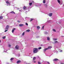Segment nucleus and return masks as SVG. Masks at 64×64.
<instances>
[{
	"instance_id": "f257e3e1",
	"label": "nucleus",
	"mask_w": 64,
	"mask_h": 64,
	"mask_svg": "<svg viewBox=\"0 0 64 64\" xmlns=\"http://www.w3.org/2000/svg\"><path fill=\"white\" fill-rule=\"evenodd\" d=\"M38 52V49L37 48H34L33 49V52L34 53H36Z\"/></svg>"
},
{
	"instance_id": "f03ea898",
	"label": "nucleus",
	"mask_w": 64,
	"mask_h": 64,
	"mask_svg": "<svg viewBox=\"0 0 64 64\" xmlns=\"http://www.w3.org/2000/svg\"><path fill=\"white\" fill-rule=\"evenodd\" d=\"M57 1L58 3L60 4V5H62L63 2H60V1L59 0H58Z\"/></svg>"
},
{
	"instance_id": "7ed1b4c3",
	"label": "nucleus",
	"mask_w": 64,
	"mask_h": 64,
	"mask_svg": "<svg viewBox=\"0 0 64 64\" xmlns=\"http://www.w3.org/2000/svg\"><path fill=\"white\" fill-rule=\"evenodd\" d=\"M23 9L24 10H26L27 11V8H28V7H26V6H24L23 8Z\"/></svg>"
},
{
	"instance_id": "20e7f679",
	"label": "nucleus",
	"mask_w": 64,
	"mask_h": 64,
	"mask_svg": "<svg viewBox=\"0 0 64 64\" xmlns=\"http://www.w3.org/2000/svg\"><path fill=\"white\" fill-rule=\"evenodd\" d=\"M31 8L30 7V6L28 7V8H27V11H26V12H28V11H29V9H31Z\"/></svg>"
},
{
	"instance_id": "39448f33",
	"label": "nucleus",
	"mask_w": 64,
	"mask_h": 64,
	"mask_svg": "<svg viewBox=\"0 0 64 64\" xmlns=\"http://www.w3.org/2000/svg\"><path fill=\"white\" fill-rule=\"evenodd\" d=\"M9 26L8 25H7L5 28L6 30H7L8 29H9Z\"/></svg>"
},
{
	"instance_id": "423d86ee",
	"label": "nucleus",
	"mask_w": 64,
	"mask_h": 64,
	"mask_svg": "<svg viewBox=\"0 0 64 64\" xmlns=\"http://www.w3.org/2000/svg\"><path fill=\"white\" fill-rule=\"evenodd\" d=\"M15 48L16 49L18 50V49H19V46H16Z\"/></svg>"
},
{
	"instance_id": "0eeeda50",
	"label": "nucleus",
	"mask_w": 64,
	"mask_h": 64,
	"mask_svg": "<svg viewBox=\"0 0 64 64\" xmlns=\"http://www.w3.org/2000/svg\"><path fill=\"white\" fill-rule=\"evenodd\" d=\"M41 5V4H36V6H38V7H39V6H40Z\"/></svg>"
},
{
	"instance_id": "6e6552de",
	"label": "nucleus",
	"mask_w": 64,
	"mask_h": 64,
	"mask_svg": "<svg viewBox=\"0 0 64 64\" xmlns=\"http://www.w3.org/2000/svg\"><path fill=\"white\" fill-rule=\"evenodd\" d=\"M15 29H16V28H14L12 30V33H14V30H15Z\"/></svg>"
},
{
	"instance_id": "1a4fd4ad",
	"label": "nucleus",
	"mask_w": 64,
	"mask_h": 64,
	"mask_svg": "<svg viewBox=\"0 0 64 64\" xmlns=\"http://www.w3.org/2000/svg\"><path fill=\"white\" fill-rule=\"evenodd\" d=\"M58 59L55 58L54 60L53 61H58Z\"/></svg>"
},
{
	"instance_id": "9d476101",
	"label": "nucleus",
	"mask_w": 64,
	"mask_h": 64,
	"mask_svg": "<svg viewBox=\"0 0 64 64\" xmlns=\"http://www.w3.org/2000/svg\"><path fill=\"white\" fill-rule=\"evenodd\" d=\"M19 26L20 27H22V26H24V24H20L19 25Z\"/></svg>"
},
{
	"instance_id": "9b49d317",
	"label": "nucleus",
	"mask_w": 64,
	"mask_h": 64,
	"mask_svg": "<svg viewBox=\"0 0 64 64\" xmlns=\"http://www.w3.org/2000/svg\"><path fill=\"white\" fill-rule=\"evenodd\" d=\"M48 50V48H46V49H44V52H45L46 51V50Z\"/></svg>"
},
{
	"instance_id": "f8f14e48",
	"label": "nucleus",
	"mask_w": 64,
	"mask_h": 64,
	"mask_svg": "<svg viewBox=\"0 0 64 64\" xmlns=\"http://www.w3.org/2000/svg\"><path fill=\"white\" fill-rule=\"evenodd\" d=\"M21 62V61L20 60H18L17 62V64H19V63H20Z\"/></svg>"
},
{
	"instance_id": "ddd939ff",
	"label": "nucleus",
	"mask_w": 64,
	"mask_h": 64,
	"mask_svg": "<svg viewBox=\"0 0 64 64\" xmlns=\"http://www.w3.org/2000/svg\"><path fill=\"white\" fill-rule=\"evenodd\" d=\"M49 16H52V13H50V14L49 15Z\"/></svg>"
},
{
	"instance_id": "4468645a",
	"label": "nucleus",
	"mask_w": 64,
	"mask_h": 64,
	"mask_svg": "<svg viewBox=\"0 0 64 64\" xmlns=\"http://www.w3.org/2000/svg\"><path fill=\"white\" fill-rule=\"evenodd\" d=\"M37 29H38V30H39V29L40 28V27L39 26H37Z\"/></svg>"
},
{
	"instance_id": "2eb2a0df",
	"label": "nucleus",
	"mask_w": 64,
	"mask_h": 64,
	"mask_svg": "<svg viewBox=\"0 0 64 64\" xmlns=\"http://www.w3.org/2000/svg\"><path fill=\"white\" fill-rule=\"evenodd\" d=\"M10 13H12V14H15V13L13 11L11 12Z\"/></svg>"
},
{
	"instance_id": "dca6fc26",
	"label": "nucleus",
	"mask_w": 64,
	"mask_h": 64,
	"mask_svg": "<svg viewBox=\"0 0 64 64\" xmlns=\"http://www.w3.org/2000/svg\"><path fill=\"white\" fill-rule=\"evenodd\" d=\"M52 47L51 46H50L48 47V48H48V49H50V48H52Z\"/></svg>"
},
{
	"instance_id": "f3484780",
	"label": "nucleus",
	"mask_w": 64,
	"mask_h": 64,
	"mask_svg": "<svg viewBox=\"0 0 64 64\" xmlns=\"http://www.w3.org/2000/svg\"><path fill=\"white\" fill-rule=\"evenodd\" d=\"M35 59H36V57H34L33 58V60L35 61Z\"/></svg>"
},
{
	"instance_id": "a211bd4d",
	"label": "nucleus",
	"mask_w": 64,
	"mask_h": 64,
	"mask_svg": "<svg viewBox=\"0 0 64 64\" xmlns=\"http://www.w3.org/2000/svg\"><path fill=\"white\" fill-rule=\"evenodd\" d=\"M53 40L54 41H56V40H57V39L56 38H53Z\"/></svg>"
},
{
	"instance_id": "6ab92c4d",
	"label": "nucleus",
	"mask_w": 64,
	"mask_h": 64,
	"mask_svg": "<svg viewBox=\"0 0 64 64\" xmlns=\"http://www.w3.org/2000/svg\"><path fill=\"white\" fill-rule=\"evenodd\" d=\"M47 38V40L48 41H49V40H50V38H49V37H48Z\"/></svg>"
},
{
	"instance_id": "aec40b11",
	"label": "nucleus",
	"mask_w": 64,
	"mask_h": 64,
	"mask_svg": "<svg viewBox=\"0 0 64 64\" xmlns=\"http://www.w3.org/2000/svg\"><path fill=\"white\" fill-rule=\"evenodd\" d=\"M30 31V30H26V32H29Z\"/></svg>"
},
{
	"instance_id": "412c9836",
	"label": "nucleus",
	"mask_w": 64,
	"mask_h": 64,
	"mask_svg": "<svg viewBox=\"0 0 64 64\" xmlns=\"http://www.w3.org/2000/svg\"><path fill=\"white\" fill-rule=\"evenodd\" d=\"M0 18L1 19H3V17H2V16H0Z\"/></svg>"
},
{
	"instance_id": "4be33fe9",
	"label": "nucleus",
	"mask_w": 64,
	"mask_h": 64,
	"mask_svg": "<svg viewBox=\"0 0 64 64\" xmlns=\"http://www.w3.org/2000/svg\"><path fill=\"white\" fill-rule=\"evenodd\" d=\"M32 4V2H30L29 3V5L30 6H31V5Z\"/></svg>"
},
{
	"instance_id": "5701e85b",
	"label": "nucleus",
	"mask_w": 64,
	"mask_h": 64,
	"mask_svg": "<svg viewBox=\"0 0 64 64\" xmlns=\"http://www.w3.org/2000/svg\"><path fill=\"white\" fill-rule=\"evenodd\" d=\"M43 3H46V1L45 0H44L43 1Z\"/></svg>"
},
{
	"instance_id": "b1692460",
	"label": "nucleus",
	"mask_w": 64,
	"mask_h": 64,
	"mask_svg": "<svg viewBox=\"0 0 64 64\" xmlns=\"http://www.w3.org/2000/svg\"><path fill=\"white\" fill-rule=\"evenodd\" d=\"M6 3H7V4H10L9 2H8V1H6Z\"/></svg>"
},
{
	"instance_id": "393cba45",
	"label": "nucleus",
	"mask_w": 64,
	"mask_h": 64,
	"mask_svg": "<svg viewBox=\"0 0 64 64\" xmlns=\"http://www.w3.org/2000/svg\"><path fill=\"white\" fill-rule=\"evenodd\" d=\"M14 59V58H12L10 59V60L11 61H12V60H13Z\"/></svg>"
},
{
	"instance_id": "a878e982",
	"label": "nucleus",
	"mask_w": 64,
	"mask_h": 64,
	"mask_svg": "<svg viewBox=\"0 0 64 64\" xmlns=\"http://www.w3.org/2000/svg\"><path fill=\"white\" fill-rule=\"evenodd\" d=\"M7 50H4V52H7Z\"/></svg>"
},
{
	"instance_id": "bb28decb",
	"label": "nucleus",
	"mask_w": 64,
	"mask_h": 64,
	"mask_svg": "<svg viewBox=\"0 0 64 64\" xmlns=\"http://www.w3.org/2000/svg\"><path fill=\"white\" fill-rule=\"evenodd\" d=\"M20 12H22L23 11V10H19Z\"/></svg>"
},
{
	"instance_id": "cd10ccee",
	"label": "nucleus",
	"mask_w": 64,
	"mask_h": 64,
	"mask_svg": "<svg viewBox=\"0 0 64 64\" xmlns=\"http://www.w3.org/2000/svg\"><path fill=\"white\" fill-rule=\"evenodd\" d=\"M53 30L54 32H56V30L54 29H53Z\"/></svg>"
},
{
	"instance_id": "c85d7f7f",
	"label": "nucleus",
	"mask_w": 64,
	"mask_h": 64,
	"mask_svg": "<svg viewBox=\"0 0 64 64\" xmlns=\"http://www.w3.org/2000/svg\"><path fill=\"white\" fill-rule=\"evenodd\" d=\"M24 34H25V32H24L22 33V36H24Z\"/></svg>"
},
{
	"instance_id": "c756f323",
	"label": "nucleus",
	"mask_w": 64,
	"mask_h": 64,
	"mask_svg": "<svg viewBox=\"0 0 64 64\" xmlns=\"http://www.w3.org/2000/svg\"><path fill=\"white\" fill-rule=\"evenodd\" d=\"M42 48H41V47H39L38 48V49L39 50L41 49H42Z\"/></svg>"
},
{
	"instance_id": "7c9ffc66",
	"label": "nucleus",
	"mask_w": 64,
	"mask_h": 64,
	"mask_svg": "<svg viewBox=\"0 0 64 64\" xmlns=\"http://www.w3.org/2000/svg\"><path fill=\"white\" fill-rule=\"evenodd\" d=\"M33 20V19L32 18H31L30 20V21H32V20Z\"/></svg>"
},
{
	"instance_id": "2f4dec72",
	"label": "nucleus",
	"mask_w": 64,
	"mask_h": 64,
	"mask_svg": "<svg viewBox=\"0 0 64 64\" xmlns=\"http://www.w3.org/2000/svg\"><path fill=\"white\" fill-rule=\"evenodd\" d=\"M55 43H58V42L57 41H56L54 42Z\"/></svg>"
},
{
	"instance_id": "473e14b6",
	"label": "nucleus",
	"mask_w": 64,
	"mask_h": 64,
	"mask_svg": "<svg viewBox=\"0 0 64 64\" xmlns=\"http://www.w3.org/2000/svg\"><path fill=\"white\" fill-rule=\"evenodd\" d=\"M44 33L46 34H47V32H44Z\"/></svg>"
},
{
	"instance_id": "72a5a7b5",
	"label": "nucleus",
	"mask_w": 64,
	"mask_h": 64,
	"mask_svg": "<svg viewBox=\"0 0 64 64\" xmlns=\"http://www.w3.org/2000/svg\"><path fill=\"white\" fill-rule=\"evenodd\" d=\"M5 38H6V36H4L3 38V39H5Z\"/></svg>"
},
{
	"instance_id": "f704fd0d",
	"label": "nucleus",
	"mask_w": 64,
	"mask_h": 64,
	"mask_svg": "<svg viewBox=\"0 0 64 64\" xmlns=\"http://www.w3.org/2000/svg\"><path fill=\"white\" fill-rule=\"evenodd\" d=\"M11 46L9 44H8V46L9 47H11Z\"/></svg>"
},
{
	"instance_id": "c9c22d12",
	"label": "nucleus",
	"mask_w": 64,
	"mask_h": 64,
	"mask_svg": "<svg viewBox=\"0 0 64 64\" xmlns=\"http://www.w3.org/2000/svg\"><path fill=\"white\" fill-rule=\"evenodd\" d=\"M38 64H41V63H40V62H38Z\"/></svg>"
},
{
	"instance_id": "e433bc0d",
	"label": "nucleus",
	"mask_w": 64,
	"mask_h": 64,
	"mask_svg": "<svg viewBox=\"0 0 64 64\" xmlns=\"http://www.w3.org/2000/svg\"><path fill=\"white\" fill-rule=\"evenodd\" d=\"M32 3H34V2L33 1H32Z\"/></svg>"
},
{
	"instance_id": "4c0bfd02",
	"label": "nucleus",
	"mask_w": 64,
	"mask_h": 64,
	"mask_svg": "<svg viewBox=\"0 0 64 64\" xmlns=\"http://www.w3.org/2000/svg\"><path fill=\"white\" fill-rule=\"evenodd\" d=\"M44 26L42 27V29H44Z\"/></svg>"
},
{
	"instance_id": "58836bf2",
	"label": "nucleus",
	"mask_w": 64,
	"mask_h": 64,
	"mask_svg": "<svg viewBox=\"0 0 64 64\" xmlns=\"http://www.w3.org/2000/svg\"><path fill=\"white\" fill-rule=\"evenodd\" d=\"M18 23H20V21L18 20Z\"/></svg>"
},
{
	"instance_id": "ea45409f",
	"label": "nucleus",
	"mask_w": 64,
	"mask_h": 64,
	"mask_svg": "<svg viewBox=\"0 0 64 64\" xmlns=\"http://www.w3.org/2000/svg\"><path fill=\"white\" fill-rule=\"evenodd\" d=\"M47 63H48V64H50V63H49V62H47Z\"/></svg>"
},
{
	"instance_id": "a19ab883",
	"label": "nucleus",
	"mask_w": 64,
	"mask_h": 64,
	"mask_svg": "<svg viewBox=\"0 0 64 64\" xmlns=\"http://www.w3.org/2000/svg\"><path fill=\"white\" fill-rule=\"evenodd\" d=\"M28 18H27V17H26L25 18L26 19H28Z\"/></svg>"
},
{
	"instance_id": "79ce46f5",
	"label": "nucleus",
	"mask_w": 64,
	"mask_h": 64,
	"mask_svg": "<svg viewBox=\"0 0 64 64\" xmlns=\"http://www.w3.org/2000/svg\"><path fill=\"white\" fill-rule=\"evenodd\" d=\"M50 20H49L48 21V23H49V22H50Z\"/></svg>"
},
{
	"instance_id": "37998d69",
	"label": "nucleus",
	"mask_w": 64,
	"mask_h": 64,
	"mask_svg": "<svg viewBox=\"0 0 64 64\" xmlns=\"http://www.w3.org/2000/svg\"><path fill=\"white\" fill-rule=\"evenodd\" d=\"M8 31V30H6L4 31V32H6V31Z\"/></svg>"
},
{
	"instance_id": "c03bdc74",
	"label": "nucleus",
	"mask_w": 64,
	"mask_h": 64,
	"mask_svg": "<svg viewBox=\"0 0 64 64\" xmlns=\"http://www.w3.org/2000/svg\"><path fill=\"white\" fill-rule=\"evenodd\" d=\"M6 5H7V6H8V5H9V6H10V4H7Z\"/></svg>"
},
{
	"instance_id": "a18cd8bd",
	"label": "nucleus",
	"mask_w": 64,
	"mask_h": 64,
	"mask_svg": "<svg viewBox=\"0 0 64 64\" xmlns=\"http://www.w3.org/2000/svg\"><path fill=\"white\" fill-rule=\"evenodd\" d=\"M26 25H28V24L27 23H26Z\"/></svg>"
},
{
	"instance_id": "49530a36",
	"label": "nucleus",
	"mask_w": 64,
	"mask_h": 64,
	"mask_svg": "<svg viewBox=\"0 0 64 64\" xmlns=\"http://www.w3.org/2000/svg\"><path fill=\"white\" fill-rule=\"evenodd\" d=\"M34 63H36V61H34Z\"/></svg>"
},
{
	"instance_id": "de8ad7c7",
	"label": "nucleus",
	"mask_w": 64,
	"mask_h": 64,
	"mask_svg": "<svg viewBox=\"0 0 64 64\" xmlns=\"http://www.w3.org/2000/svg\"><path fill=\"white\" fill-rule=\"evenodd\" d=\"M60 52H62V50H61L60 51Z\"/></svg>"
},
{
	"instance_id": "09e8293b",
	"label": "nucleus",
	"mask_w": 64,
	"mask_h": 64,
	"mask_svg": "<svg viewBox=\"0 0 64 64\" xmlns=\"http://www.w3.org/2000/svg\"><path fill=\"white\" fill-rule=\"evenodd\" d=\"M9 63H7L6 64H9Z\"/></svg>"
},
{
	"instance_id": "8fccbe9b",
	"label": "nucleus",
	"mask_w": 64,
	"mask_h": 64,
	"mask_svg": "<svg viewBox=\"0 0 64 64\" xmlns=\"http://www.w3.org/2000/svg\"><path fill=\"white\" fill-rule=\"evenodd\" d=\"M60 64H64V63H61Z\"/></svg>"
},
{
	"instance_id": "3c124183",
	"label": "nucleus",
	"mask_w": 64,
	"mask_h": 64,
	"mask_svg": "<svg viewBox=\"0 0 64 64\" xmlns=\"http://www.w3.org/2000/svg\"><path fill=\"white\" fill-rule=\"evenodd\" d=\"M17 9L18 10H19V8H18Z\"/></svg>"
},
{
	"instance_id": "603ef678",
	"label": "nucleus",
	"mask_w": 64,
	"mask_h": 64,
	"mask_svg": "<svg viewBox=\"0 0 64 64\" xmlns=\"http://www.w3.org/2000/svg\"><path fill=\"white\" fill-rule=\"evenodd\" d=\"M1 42V40H0V43Z\"/></svg>"
},
{
	"instance_id": "864d4df0",
	"label": "nucleus",
	"mask_w": 64,
	"mask_h": 64,
	"mask_svg": "<svg viewBox=\"0 0 64 64\" xmlns=\"http://www.w3.org/2000/svg\"><path fill=\"white\" fill-rule=\"evenodd\" d=\"M37 37V38H38V37Z\"/></svg>"
},
{
	"instance_id": "5fc2aeb1",
	"label": "nucleus",
	"mask_w": 64,
	"mask_h": 64,
	"mask_svg": "<svg viewBox=\"0 0 64 64\" xmlns=\"http://www.w3.org/2000/svg\"><path fill=\"white\" fill-rule=\"evenodd\" d=\"M0 19H1V18H0Z\"/></svg>"
},
{
	"instance_id": "6e6d98bb",
	"label": "nucleus",
	"mask_w": 64,
	"mask_h": 64,
	"mask_svg": "<svg viewBox=\"0 0 64 64\" xmlns=\"http://www.w3.org/2000/svg\"><path fill=\"white\" fill-rule=\"evenodd\" d=\"M62 37H63V36H62Z\"/></svg>"
}]
</instances>
